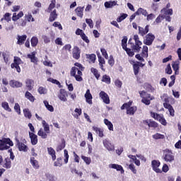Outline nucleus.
I'll use <instances>...</instances> for the list:
<instances>
[{"instance_id": "58836bf2", "label": "nucleus", "mask_w": 181, "mask_h": 181, "mask_svg": "<svg viewBox=\"0 0 181 181\" xmlns=\"http://www.w3.org/2000/svg\"><path fill=\"white\" fill-rule=\"evenodd\" d=\"M44 105L48 110V111H50V112H53V111H54V108L52 105L49 104V102H47V100H44Z\"/></svg>"}, {"instance_id": "f3484780", "label": "nucleus", "mask_w": 181, "mask_h": 181, "mask_svg": "<svg viewBox=\"0 0 181 181\" xmlns=\"http://www.w3.org/2000/svg\"><path fill=\"white\" fill-rule=\"evenodd\" d=\"M29 137L31 141L32 145H37V135L35 134V133L29 132Z\"/></svg>"}, {"instance_id": "6e6552de", "label": "nucleus", "mask_w": 181, "mask_h": 181, "mask_svg": "<svg viewBox=\"0 0 181 181\" xmlns=\"http://www.w3.org/2000/svg\"><path fill=\"white\" fill-rule=\"evenodd\" d=\"M153 40H155V35L152 33H148L146 35L143 42L146 46H151L153 43Z\"/></svg>"}, {"instance_id": "6ab92c4d", "label": "nucleus", "mask_w": 181, "mask_h": 181, "mask_svg": "<svg viewBox=\"0 0 181 181\" xmlns=\"http://www.w3.org/2000/svg\"><path fill=\"white\" fill-rule=\"evenodd\" d=\"M131 40H132V39H129V43H130V45H132V48L134 50V52H136V53H139V52H141V45H136V44H134L132 42H131Z\"/></svg>"}, {"instance_id": "f704fd0d", "label": "nucleus", "mask_w": 181, "mask_h": 181, "mask_svg": "<svg viewBox=\"0 0 181 181\" xmlns=\"http://www.w3.org/2000/svg\"><path fill=\"white\" fill-rule=\"evenodd\" d=\"M30 163L33 166L34 169H39V162L35 159V158H30Z\"/></svg>"}, {"instance_id": "680f3d73", "label": "nucleus", "mask_w": 181, "mask_h": 181, "mask_svg": "<svg viewBox=\"0 0 181 181\" xmlns=\"http://www.w3.org/2000/svg\"><path fill=\"white\" fill-rule=\"evenodd\" d=\"M149 128H158V124L155 121L150 120Z\"/></svg>"}, {"instance_id": "4be33fe9", "label": "nucleus", "mask_w": 181, "mask_h": 181, "mask_svg": "<svg viewBox=\"0 0 181 181\" xmlns=\"http://www.w3.org/2000/svg\"><path fill=\"white\" fill-rule=\"evenodd\" d=\"M153 100V97H151V95H147L146 97H144L141 100V103L146 105H149L151 104V100Z\"/></svg>"}, {"instance_id": "a19ab883", "label": "nucleus", "mask_w": 181, "mask_h": 181, "mask_svg": "<svg viewBox=\"0 0 181 181\" xmlns=\"http://www.w3.org/2000/svg\"><path fill=\"white\" fill-rule=\"evenodd\" d=\"M23 62L18 57H14L13 63L11 64H14V66H19V64H22Z\"/></svg>"}, {"instance_id": "2f4dec72", "label": "nucleus", "mask_w": 181, "mask_h": 181, "mask_svg": "<svg viewBox=\"0 0 181 181\" xmlns=\"http://www.w3.org/2000/svg\"><path fill=\"white\" fill-rule=\"evenodd\" d=\"M47 151L49 155H51L52 160H56V151H54V149H53V148L52 147H49L47 148Z\"/></svg>"}, {"instance_id": "f8f14e48", "label": "nucleus", "mask_w": 181, "mask_h": 181, "mask_svg": "<svg viewBox=\"0 0 181 181\" xmlns=\"http://www.w3.org/2000/svg\"><path fill=\"white\" fill-rule=\"evenodd\" d=\"M103 146H105L107 151H114L115 149L112 143L108 139L103 140Z\"/></svg>"}, {"instance_id": "5701e85b", "label": "nucleus", "mask_w": 181, "mask_h": 181, "mask_svg": "<svg viewBox=\"0 0 181 181\" xmlns=\"http://www.w3.org/2000/svg\"><path fill=\"white\" fill-rule=\"evenodd\" d=\"M28 59H30L31 63H37V58L36 57V52H33L28 54Z\"/></svg>"}, {"instance_id": "7ed1b4c3", "label": "nucleus", "mask_w": 181, "mask_h": 181, "mask_svg": "<svg viewBox=\"0 0 181 181\" xmlns=\"http://www.w3.org/2000/svg\"><path fill=\"white\" fill-rule=\"evenodd\" d=\"M81 71L82 70L79 69L78 67L74 66L71 70V76L75 77L76 81H82L83 78H81V76L83 75V73Z\"/></svg>"}, {"instance_id": "39448f33", "label": "nucleus", "mask_w": 181, "mask_h": 181, "mask_svg": "<svg viewBox=\"0 0 181 181\" xmlns=\"http://www.w3.org/2000/svg\"><path fill=\"white\" fill-rule=\"evenodd\" d=\"M151 117H152V118H154V119L159 121L162 125L166 126L168 124V122H166V119H165V117H163V115H159L158 113L151 112Z\"/></svg>"}, {"instance_id": "473e14b6", "label": "nucleus", "mask_w": 181, "mask_h": 181, "mask_svg": "<svg viewBox=\"0 0 181 181\" xmlns=\"http://www.w3.org/2000/svg\"><path fill=\"white\" fill-rule=\"evenodd\" d=\"M136 15H143L144 16H148V11L146 10L139 8L136 12L135 13Z\"/></svg>"}, {"instance_id": "69168bd1", "label": "nucleus", "mask_w": 181, "mask_h": 181, "mask_svg": "<svg viewBox=\"0 0 181 181\" xmlns=\"http://www.w3.org/2000/svg\"><path fill=\"white\" fill-rule=\"evenodd\" d=\"M165 73L167 74H172V67L170 66V64H168L167 65V67L165 69Z\"/></svg>"}, {"instance_id": "c9c22d12", "label": "nucleus", "mask_w": 181, "mask_h": 181, "mask_svg": "<svg viewBox=\"0 0 181 181\" xmlns=\"http://www.w3.org/2000/svg\"><path fill=\"white\" fill-rule=\"evenodd\" d=\"M49 21L54 22V21H56L57 19V13H56V11L54 10V11H52L49 13Z\"/></svg>"}, {"instance_id": "e2e57ef3", "label": "nucleus", "mask_w": 181, "mask_h": 181, "mask_svg": "<svg viewBox=\"0 0 181 181\" xmlns=\"http://www.w3.org/2000/svg\"><path fill=\"white\" fill-rule=\"evenodd\" d=\"M55 45H58L59 46H63V45H64L63 43V40H62V38L60 37H57L56 40H55Z\"/></svg>"}, {"instance_id": "37998d69", "label": "nucleus", "mask_w": 181, "mask_h": 181, "mask_svg": "<svg viewBox=\"0 0 181 181\" xmlns=\"http://www.w3.org/2000/svg\"><path fill=\"white\" fill-rule=\"evenodd\" d=\"M37 43H39V39H37V37H33L31 38V46L33 47H36V46H37Z\"/></svg>"}, {"instance_id": "c03bdc74", "label": "nucleus", "mask_w": 181, "mask_h": 181, "mask_svg": "<svg viewBox=\"0 0 181 181\" xmlns=\"http://www.w3.org/2000/svg\"><path fill=\"white\" fill-rule=\"evenodd\" d=\"M173 69L174 71H175V74H177V71H179V61L173 62L172 64Z\"/></svg>"}, {"instance_id": "bf43d9fd", "label": "nucleus", "mask_w": 181, "mask_h": 181, "mask_svg": "<svg viewBox=\"0 0 181 181\" xmlns=\"http://www.w3.org/2000/svg\"><path fill=\"white\" fill-rule=\"evenodd\" d=\"M100 52H101L103 56L105 57V59L108 60V53H107V50H105V49H104V48H101Z\"/></svg>"}, {"instance_id": "6e6d98bb", "label": "nucleus", "mask_w": 181, "mask_h": 181, "mask_svg": "<svg viewBox=\"0 0 181 181\" xmlns=\"http://www.w3.org/2000/svg\"><path fill=\"white\" fill-rule=\"evenodd\" d=\"M39 94H47V89L42 86H40L37 90Z\"/></svg>"}, {"instance_id": "1a4fd4ad", "label": "nucleus", "mask_w": 181, "mask_h": 181, "mask_svg": "<svg viewBox=\"0 0 181 181\" xmlns=\"http://www.w3.org/2000/svg\"><path fill=\"white\" fill-rule=\"evenodd\" d=\"M151 165L154 172L156 173H162V170L159 168V166H160V162L154 160L151 162Z\"/></svg>"}, {"instance_id": "393cba45", "label": "nucleus", "mask_w": 181, "mask_h": 181, "mask_svg": "<svg viewBox=\"0 0 181 181\" xmlns=\"http://www.w3.org/2000/svg\"><path fill=\"white\" fill-rule=\"evenodd\" d=\"M56 0H52L51 1V4H49L48 8H47V12H56Z\"/></svg>"}, {"instance_id": "e433bc0d", "label": "nucleus", "mask_w": 181, "mask_h": 181, "mask_svg": "<svg viewBox=\"0 0 181 181\" xmlns=\"http://www.w3.org/2000/svg\"><path fill=\"white\" fill-rule=\"evenodd\" d=\"M23 114L25 118H28V119H30V118H32V113L30 112L29 109L28 108L23 109Z\"/></svg>"}, {"instance_id": "ea45409f", "label": "nucleus", "mask_w": 181, "mask_h": 181, "mask_svg": "<svg viewBox=\"0 0 181 181\" xmlns=\"http://www.w3.org/2000/svg\"><path fill=\"white\" fill-rule=\"evenodd\" d=\"M161 13H164V16H165V15H173V10L171 8H163L161 10Z\"/></svg>"}, {"instance_id": "72a5a7b5", "label": "nucleus", "mask_w": 181, "mask_h": 181, "mask_svg": "<svg viewBox=\"0 0 181 181\" xmlns=\"http://www.w3.org/2000/svg\"><path fill=\"white\" fill-rule=\"evenodd\" d=\"M22 16H23V12L22 11L19 12V13L18 14H16V13H14L13 14L12 21L16 22V21H18V19H19L20 18H22Z\"/></svg>"}, {"instance_id": "412c9836", "label": "nucleus", "mask_w": 181, "mask_h": 181, "mask_svg": "<svg viewBox=\"0 0 181 181\" xmlns=\"http://www.w3.org/2000/svg\"><path fill=\"white\" fill-rule=\"evenodd\" d=\"M148 32H149V25H146L145 28L139 27V33L141 36H145Z\"/></svg>"}, {"instance_id": "a211bd4d", "label": "nucleus", "mask_w": 181, "mask_h": 181, "mask_svg": "<svg viewBox=\"0 0 181 181\" xmlns=\"http://www.w3.org/2000/svg\"><path fill=\"white\" fill-rule=\"evenodd\" d=\"M80 53H81V52L80 51V48H78V47H74L73 49L74 59L78 60V59H80Z\"/></svg>"}, {"instance_id": "49530a36", "label": "nucleus", "mask_w": 181, "mask_h": 181, "mask_svg": "<svg viewBox=\"0 0 181 181\" xmlns=\"http://www.w3.org/2000/svg\"><path fill=\"white\" fill-rule=\"evenodd\" d=\"M11 14L9 13H6L4 14V17L1 19V21H6V22H11Z\"/></svg>"}, {"instance_id": "c756f323", "label": "nucleus", "mask_w": 181, "mask_h": 181, "mask_svg": "<svg viewBox=\"0 0 181 181\" xmlns=\"http://www.w3.org/2000/svg\"><path fill=\"white\" fill-rule=\"evenodd\" d=\"M84 11V7H77L75 9V12L77 15V16H79V18H83V12Z\"/></svg>"}, {"instance_id": "dca6fc26", "label": "nucleus", "mask_w": 181, "mask_h": 181, "mask_svg": "<svg viewBox=\"0 0 181 181\" xmlns=\"http://www.w3.org/2000/svg\"><path fill=\"white\" fill-rule=\"evenodd\" d=\"M86 59L90 64H94L95 63V60H97V56L95 54H86Z\"/></svg>"}, {"instance_id": "b1692460", "label": "nucleus", "mask_w": 181, "mask_h": 181, "mask_svg": "<svg viewBox=\"0 0 181 181\" xmlns=\"http://www.w3.org/2000/svg\"><path fill=\"white\" fill-rule=\"evenodd\" d=\"M93 130L95 131V132H96V134H98V135L100 138H103V136H104V130L103 129L93 126Z\"/></svg>"}, {"instance_id": "20e7f679", "label": "nucleus", "mask_w": 181, "mask_h": 181, "mask_svg": "<svg viewBox=\"0 0 181 181\" xmlns=\"http://www.w3.org/2000/svg\"><path fill=\"white\" fill-rule=\"evenodd\" d=\"M163 159L168 163H173L175 162V156H173V153L170 151L165 150L163 154Z\"/></svg>"}, {"instance_id": "bb28decb", "label": "nucleus", "mask_w": 181, "mask_h": 181, "mask_svg": "<svg viewBox=\"0 0 181 181\" xmlns=\"http://www.w3.org/2000/svg\"><path fill=\"white\" fill-rule=\"evenodd\" d=\"M33 84H34V82L33 81L30 80V79H27L25 81V86H26V88H28V90L29 91H30L31 90H33Z\"/></svg>"}, {"instance_id": "864d4df0", "label": "nucleus", "mask_w": 181, "mask_h": 181, "mask_svg": "<svg viewBox=\"0 0 181 181\" xmlns=\"http://www.w3.org/2000/svg\"><path fill=\"white\" fill-rule=\"evenodd\" d=\"M128 42V38H127V37H124L122 40V49L124 50H125L127 48V42Z\"/></svg>"}, {"instance_id": "2eb2a0df", "label": "nucleus", "mask_w": 181, "mask_h": 181, "mask_svg": "<svg viewBox=\"0 0 181 181\" xmlns=\"http://www.w3.org/2000/svg\"><path fill=\"white\" fill-rule=\"evenodd\" d=\"M9 84L11 87H12L13 88H19L22 87V86H23V84L21 82L15 80L10 81Z\"/></svg>"}, {"instance_id": "4d7b16f0", "label": "nucleus", "mask_w": 181, "mask_h": 181, "mask_svg": "<svg viewBox=\"0 0 181 181\" xmlns=\"http://www.w3.org/2000/svg\"><path fill=\"white\" fill-rule=\"evenodd\" d=\"M74 112L76 113V114L74 115V117H75V118H78V117H80V115H81V109L76 108Z\"/></svg>"}, {"instance_id": "603ef678", "label": "nucleus", "mask_w": 181, "mask_h": 181, "mask_svg": "<svg viewBox=\"0 0 181 181\" xmlns=\"http://www.w3.org/2000/svg\"><path fill=\"white\" fill-rule=\"evenodd\" d=\"M133 69H134V73L136 76H138V74L139 73V64H134L133 65Z\"/></svg>"}, {"instance_id": "ddd939ff", "label": "nucleus", "mask_w": 181, "mask_h": 181, "mask_svg": "<svg viewBox=\"0 0 181 181\" xmlns=\"http://www.w3.org/2000/svg\"><path fill=\"white\" fill-rule=\"evenodd\" d=\"M109 168L110 169H115L117 172H120L122 175H124V173L125 172L124 168L118 164H110Z\"/></svg>"}, {"instance_id": "9d476101", "label": "nucleus", "mask_w": 181, "mask_h": 181, "mask_svg": "<svg viewBox=\"0 0 181 181\" xmlns=\"http://www.w3.org/2000/svg\"><path fill=\"white\" fill-rule=\"evenodd\" d=\"M69 95H67V92L64 90V89H61L59 94L58 95V98L63 101L64 103H66L67 101V97Z\"/></svg>"}, {"instance_id": "4c0bfd02", "label": "nucleus", "mask_w": 181, "mask_h": 181, "mask_svg": "<svg viewBox=\"0 0 181 181\" xmlns=\"http://www.w3.org/2000/svg\"><path fill=\"white\" fill-rule=\"evenodd\" d=\"M117 5V1H106L105 2V8H112V6H115Z\"/></svg>"}, {"instance_id": "423d86ee", "label": "nucleus", "mask_w": 181, "mask_h": 181, "mask_svg": "<svg viewBox=\"0 0 181 181\" xmlns=\"http://www.w3.org/2000/svg\"><path fill=\"white\" fill-rule=\"evenodd\" d=\"M17 148L20 152H28V146H26V139H23L22 141H16Z\"/></svg>"}, {"instance_id": "13d9d810", "label": "nucleus", "mask_w": 181, "mask_h": 181, "mask_svg": "<svg viewBox=\"0 0 181 181\" xmlns=\"http://www.w3.org/2000/svg\"><path fill=\"white\" fill-rule=\"evenodd\" d=\"M14 110L18 114V115H21V106L19 105V103H16L14 105Z\"/></svg>"}, {"instance_id": "9b49d317", "label": "nucleus", "mask_w": 181, "mask_h": 181, "mask_svg": "<svg viewBox=\"0 0 181 181\" xmlns=\"http://www.w3.org/2000/svg\"><path fill=\"white\" fill-rule=\"evenodd\" d=\"M99 96L100 98L103 100V103H105V104H110V97L108 96V94H107L105 92L101 91L99 93Z\"/></svg>"}, {"instance_id": "7c9ffc66", "label": "nucleus", "mask_w": 181, "mask_h": 181, "mask_svg": "<svg viewBox=\"0 0 181 181\" xmlns=\"http://www.w3.org/2000/svg\"><path fill=\"white\" fill-rule=\"evenodd\" d=\"M103 122H104V124L107 126L109 131H114V125L110 121H109L107 119H105Z\"/></svg>"}, {"instance_id": "052dcab7", "label": "nucleus", "mask_w": 181, "mask_h": 181, "mask_svg": "<svg viewBox=\"0 0 181 181\" xmlns=\"http://www.w3.org/2000/svg\"><path fill=\"white\" fill-rule=\"evenodd\" d=\"M126 53L128 54V56H129L130 57H132V56H134L135 54V52H134V51H132V49L127 48L126 49H124Z\"/></svg>"}, {"instance_id": "f257e3e1", "label": "nucleus", "mask_w": 181, "mask_h": 181, "mask_svg": "<svg viewBox=\"0 0 181 181\" xmlns=\"http://www.w3.org/2000/svg\"><path fill=\"white\" fill-rule=\"evenodd\" d=\"M42 124L44 128V131L43 129H40L37 132V135L38 136H41L42 139H46V138H47V134H50V127L45 120H42Z\"/></svg>"}, {"instance_id": "a878e982", "label": "nucleus", "mask_w": 181, "mask_h": 181, "mask_svg": "<svg viewBox=\"0 0 181 181\" xmlns=\"http://www.w3.org/2000/svg\"><path fill=\"white\" fill-rule=\"evenodd\" d=\"M136 112V107L135 106L131 107V105L128 106L127 110V114H129V115H134Z\"/></svg>"}, {"instance_id": "774afa93", "label": "nucleus", "mask_w": 181, "mask_h": 181, "mask_svg": "<svg viewBox=\"0 0 181 181\" xmlns=\"http://www.w3.org/2000/svg\"><path fill=\"white\" fill-rule=\"evenodd\" d=\"M47 177L49 181H56V177L52 174L47 175Z\"/></svg>"}, {"instance_id": "0e129e2a", "label": "nucleus", "mask_w": 181, "mask_h": 181, "mask_svg": "<svg viewBox=\"0 0 181 181\" xmlns=\"http://www.w3.org/2000/svg\"><path fill=\"white\" fill-rule=\"evenodd\" d=\"M62 165H63V164L62 163V158H57V161H55L54 163V166H58L59 168H60V166H62Z\"/></svg>"}, {"instance_id": "79ce46f5", "label": "nucleus", "mask_w": 181, "mask_h": 181, "mask_svg": "<svg viewBox=\"0 0 181 181\" xmlns=\"http://www.w3.org/2000/svg\"><path fill=\"white\" fill-rule=\"evenodd\" d=\"M102 81L103 83H105L106 84H110L111 83V78H110L107 75H103L102 78Z\"/></svg>"}, {"instance_id": "8fccbe9b", "label": "nucleus", "mask_w": 181, "mask_h": 181, "mask_svg": "<svg viewBox=\"0 0 181 181\" xmlns=\"http://www.w3.org/2000/svg\"><path fill=\"white\" fill-rule=\"evenodd\" d=\"M81 159H83L86 165H90V163H91V158L89 157H86V156H81Z\"/></svg>"}, {"instance_id": "5fc2aeb1", "label": "nucleus", "mask_w": 181, "mask_h": 181, "mask_svg": "<svg viewBox=\"0 0 181 181\" xmlns=\"http://www.w3.org/2000/svg\"><path fill=\"white\" fill-rule=\"evenodd\" d=\"M153 139H165V135L157 133L153 135Z\"/></svg>"}, {"instance_id": "aec40b11", "label": "nucleus", "mask_w": 181, "mask_h": 181, "mask_svg": "<svg viewBox=\"0 0 181 181\" xmlns=\"http://www.w3.org/2000/svg\"><path fill=\"white\" fill-rule=\"evenodd\" d=\"M28 36L26 35H18L17 36V45H19L20 46L23 45L25 43V40H26Z\"/></svg>"}, {"instance_id": "a18cd8bd", "label": "nucleus", "mask_w": 181, "mask_h": 181, "mask_svg": "<svg viewBox=\"0 0 181 181\" xmlns=\"http://www.w3.org/2000/svg\"><path fill=\"white\" fill-rule=\"evenodd\" d=\"M141 54L143 57H148V46L146 45L143 46Z\"/></svg>"}, {"instance_id": "3c124183", "label": "nucleus", "mask_w": 181, "mask_h": 181, "mask_svg": "<svg viewBox=\"0 0 181 181\" xmlns=\"http://www.w3.org/2000/svg\"><path fill=\"white\" fill-rule=\"evenodd\" d=\"M64 163H69V151H67V150H64Z\"/></svg>"}, {"instance_id": "f03ea898", "label": "nucleus", "mask_w": 181, "mask_h": 181, "mask_svg": "<svg viewBox=\"0 0 181 181\" xmlns=\"http://www.w3.org/2000/svg\"><path fill=\"white\" fill-rule=\"evenodd\" d=\"M11 146H13V141L9 138H3L0 139V151H6Z\"/></svg>"}, {"instance_id": "09e8293b", "label": "nucleus", "mask_w": 181, "mask_h": 181, "mask_svg": "<svg viewBox=\"0 0 181 181\" xmlns=\"http://www.w3.org/2000/svg\"><path fill=\"white\" fill-rule=\"evenodd\" d=\"M133 40H134V45H141L142 42L139 40V36L138 35H134L133 37Z\"/></svg>"}, {"instance_id": "338daca9", "label": "nucleus", "mask_w": 181, "mask_h": 181, "mask_svg": "<svg viewBox=\"0 0 181 181\" xmlns=\"http://www.w3.org/2000/svg\"><path fill=\"white\" fill-rule=\"evenodd\" d=\"M129 169L134 174L136 175V170L135 168V165L134 164H130L129 165Z\"/></svg>"}, {"instance_id": "cd10ccee", "label": "nucleus", "mask_w": 181, "mask_h": 181, "mask_svg": "<svg viewBox=\"0 0 181 181\" xmlns=\"http://www.w3.org/2000/svg\"><path fill=\"white\" fill-rule=\"evenodd\" d=\"M1 107L5 110V111H7L8 112H12V109L11 107H9V103H8V102H2Z\"/></svg>"}, {"instance_id": "c85d7f7f", "label": "nucleus", "mask_w": 181, "mask_h": 181, "mask_svg": "<svg viewBox=\"0 0 181 181\" xmlns=\"http://www.w3.org/2000/svg\"><path fill=\"white\" fill-rule=\"evenodd\" d=\"M25 97L27 100H29L30 103H35V96L32 95L29 91H26L25 93Z\"/></svg>"}, {"instance_id": "de8ad7c7", "label": "nucleus", "mask_w": 181, "mask_h": 181, "mask_svg": "<svg viewBox=\"0 0 181 181\" xmlns=\"http://www.w3.org/2000/svg\"><path fill=\"white\" fill-rule=\"evenodd\" d=\"M91 73H93V74H94L95 78H97V80H98V78H100V74H98V70H97V69L95 68H91L90 69Z\"/></svg>"}, {"instance_id": "4468645a", "label": "nucleus", "mask_w": 181, "mask_h": 181, "mask_svg": "<svg viewBox=\"0 0 181 181\" xmlns=\"http://www.w3.org/2000/svg\"><path fill=\"white\" fill-rule=\"evenodd\" d=\"M84 97L86 98V103H88V104H90L91 105V104H93V95H91V93L90 92V89H88L86 90Z\"/></svg>"}, {"instance_id": "0eeeda50", "label": "nucleus", "mask_w": 181, "mask_h": 181, "mask_svg": "<svg viewBox=\"0 0 181 181\" xmlns=\"http://www.w3.org/2000/svg\"><path fill=\"white\" fill-rule=\"evenodd\" d=\"M164 101L165 103H163V107L168 110L170 115H171V117H174L175 110H173V107H172V105H170V104L168 103H169V98H168V96H165V98H164Z\"/></svg>"}]
</instances>
